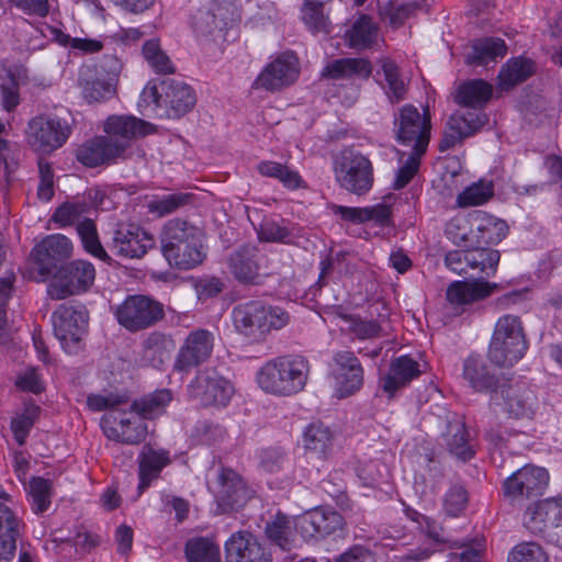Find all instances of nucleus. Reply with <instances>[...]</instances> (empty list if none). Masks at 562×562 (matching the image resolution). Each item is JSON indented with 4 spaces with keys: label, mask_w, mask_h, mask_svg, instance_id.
I'll return each mask as SVG.
<instances>
[{
    "label": "nucleus",
    "mask_w": 562,
    "mask_h": 562,
    "mask_svg": "<svg viewBox=\"0 0 562 562\" xmlns=\"http://www.w3.org/2000/svg\"><path fill=\"white\" fill-rule=\"evenodd\" d=\"M94 279L95 269L91 262L72 260L59 269L47 286V294L53 300H64L88 291Z\"/></svg>",
    "instance_id": "9b49d317"
},
{
    "label": "nucleus",
    "mask_w": 562,
    "mask_h": 562,
    "mask_svg": "<svg viewBox=\"0 0 562 562\" xmlns=\"http://www.w3.org/2000/svg\"><path fill=\"white\" fill-rule=\"evenodd\" d=\"M184 553L188 562H222L220 547L203 537L188 540Z\"/></svg>",
    "instance_id": "de8ad7c7"
},
{
    "label": "nucleus",
    "mask_w": 562,
    "mask_h": 562,
    "mask_svg": "<svg viewBox=\"0 0 562 562\" xmlns=\"http://www.w3.org/2000/svg\"><path fill=\"white\" fill-rule=\"evenodd\" d=\"M225 562H271V554L249 532L237 531L225 542Z\"/></svg>",
    "instance_id": "a878e982"
},
{
    "label": "nucleus",
    "mask_w": 562,
    "mask_h": 562,
    "mask_svg": "<svg viewBox=\"0 0 562 562\" xmlns=\"http://www.w3.org/2000/svg\"><path fill=\"white\" fill-rule=\"evenodd\" d=\"M508 562H549V558L540 544L521 542L512 549Z\"/></svg>",
    "instance_id": "680f3d73"
},
{
    "label": "nucleus",
    "mask_w": 562,
    "mask_h": 562,
    "mask_svg": "<svg viewBox=\"0 0 562 562\" xmlns=\"http://www.w3.org/2000/svg\"><path fill=\"white\" fill-rule=\"evenodd\" d=\"M104 131L109 137H121L120 142H126L128 145L132 138L149 134L151 125L135 116L113 115L106 120Z\"/></svg>",
    "instance_id": "f704fd0d"
},
{
    "label": "nucleus",
    "mask_w": 562,
    "mask_h": 562,
    "mask_svg": "<svg viewBox=\"0 0 562 562\" xmlns=\"http://www.w3.org/2000/svg\"><path fill=\"white\" fill-rule=\"evenodd\" d=\"M142 100L156 109H164L169 117H180L192 110L196 95L188 83L167 78L158 83H148L143 89Z\"/></svg>",
    "instance_id": "423d86ee"
},
{
    "label": "nucleus",
    "mask_w": 562,
    "mask_h": 562,
    "mask_svg": "<svg viewBox=\"0 0 562 562\" xmlns=\"http://www.w3.org/2000/svg\"><path fill=\"white\" fill-rule=\"evenodd\" d=\"M463 379L475 392L487 393L490 397L496 393L506 380L495 374L485 361L476 356L468 357L463 362Z\"/></svg>",
    "instance_id": "c85d7f7f"
},
{
    "label": "nucleus",
    "mask_w": 562,
    "mask_h": 562,
    "mask_svg": "<svg viewBox=\"0 0 562 562\" xmlns=\"http://www.w3.org/2000/svg\"><path fill=\"white\" fill-rule=\"evenodd\" d=\"M473 220L476 226V239L479 244H498L508 233V226L505 221L486 212H477Z\"/></svg>",
    "instance_id": "4c0bfd02"
},
{
    "label": "nucleus",
    "mask_w": 562,
    "mask_h": 562,
    "mask_svg": "<svg viewBox=\"0 0 562 562\" xmlns=\"http://www.w3.org/2000/svg\"><path fill=\"white\" fill-rule=\"evenodd\" d=\"M20 81L16 70L4 69L0 76L1 105L7 112L13 111L20 104Z\"/></svg>",
    "instance_id": "8fccbe9b"
},
{
    "label": "nucleus",
    "mask_w": 562,
    "mask_h": 562,
    "mask_svg": "<svg viewBox=\"0 0 562 562\" xmlns=\"http://www.w3.org/2000/svg\"><path fill=\"white\" fill-rule=\"evenodd\" d=\"M562 517V497L547 498L530 505L524 514V525L533 535L549 540V533Z\"/></svg>",
    "instance_id": "393cba45"
},
{
    "label": "nucleus",
    "mask_w": 562,
    "mask_h": 562,
    "mask_svg": "<svg viewBox=\"0 0 562 562\" xmlns=\"http://www.w3.org/2000/svg\"><path fill=\"white\" fill-rule=\"evenodd\" d=\"M420 373L419 363L416 360L409 356H401L391 361L387 373L380 379V384L383 392L392 397Z\"/></svg>",
    "instance_id": "7c9ffc66"
},
{
    "label": "nucleus",
    "mask_w": 562,
    "mask_h": 562,
    "mask_svg": "<svg viewBox=\"0 0 562 562\" xmlns=\"http://www.w3.org/2000/svg\"><path fill=\"white\" fill-rule=\"evenodd\" d=\"M507 52V46L502 38L498 37H484L476 40L472 45V50L467 56V64L469 65H486L497 57H504Z\"/></svg>",
    "instance_id": "ea45409f"
},
{
    "label": "nucleus",
    "mask_w": 562,
    "mask_h": 562,
    "mask_svg": "<svg viewBox=\"0 0 562 562\" xmlns=\"http://www.w3.org/2000/svg\"><path fill=\"white\" fill-rule=\"evenodd\" d=\"M537 396L524 385L508 384L505 380L499 390L490 397V408L504 413L508 418H531L537 408Z\"/></svg>",
    "instance_id": "ddd939ff"
},
{
    "label": "nucleus",
    "mask_w": 562,
    "mask_h": 562,
    "mask_svg": "<svg viewBox=\"0 0 562 562\" xmlns=\"http://www.w3.org/2000/svg\"><path fill=\"white\" fill-rule=\"evenodd\" d=\"M467 504V490L460 484H453L443 496L442 507L448 516L457 517L465 509Z\"/></svg>",
    "instance_id": "0e129e2a"
},
{
    "label": "nucleus",
    "mask_w": 562,
    "mask_h": 562,
    "mask_svg": "<svg viewBox=\"0 0 562 562\" xmlns=\"http://www.w3.org/2000/svg\"><path fill=\"white\" fill-rule=\"evenodd\" d=\"M535 72V63L525 57L509 59L499 70L498 85L508 90L527 80Z\"/></svg>",
    "instance_id": "58836bf2"
},
{
    "label": "nucleus",
    "mask_w": 562,
    "mask_h": 562,
    "mask_svg": "<svg viewBox=\"0 0 562 562\" xmlns=\"http://www.w3.org/2000/svg\"><path fill=\"white\" fill-rule=\"evenodd\" d=\"M201 231L182 218L165 223L160 233L161 252L171 267L189 270L204 259Z\"/></svg>",
    "instance_id": "f03ea898"
},
{
    "label": "nucleus",
    "mask_w": 562,
    "mask_h": 562,
    "mask_svg": "<svg viewBox=\"0 0 562 562\" xmlns=\"http://www.w3.org/2000/svg\"><path fill=\"white\" fill-rule=\"evenodd\" d=\"M413 519L420 526L423 532L438 544H449L450 547L461 548L465 542L452 540L443 536V528L432 518L423 514L415 513Z\"/></svg>",
    "instance_id": "052dcab7"
},
{
    "label": "nucleus",
    "mask_w": 562,
    "mask_h": 562,
    "mask_svg": "<svg viewBox=\"0 0 562 562\" xmlns=\"http://www.w3.org/2000/svg\"><path fill=\"white\" fill-rule=\"evenodd\" d=\"M30 496L34 513L42 514L50 506L52 482L41 476L30 481Z\"/></svg>",
    "instance_id": "13d9d810"
},
{
    "label": "nucleus",
    "mask_w": 562,
    "mask_h": 562,
    "mask_svg": "<svg viewBox=\"0 0 562 562\" xmlns=\"http://www.w3.org/2000/svg\"><path fill=\"white\" fill-rule=\"evenodd\" d=\"M295 530L304 540H323L345 529V518L334 508L318 506L295 517Z\"/></svg>",
    "instance_id": "4468645a"
},
{
    "label": "nucleus",
    "mask_w": 562,
    "mask_h": 562,
    "mask_svg": "<svg viewBox=\"0 0 562 562\" xmlns=\"http://www.w3.org/2000/svg\"><path fill=\"white\" fill-rule=\"evenodd\" d=\"M155 245L154 237L135 224L120 225L113 233L110 246L114 255L123 258H142Z\"/></svg>",
    "instance_id": "412c9836"
},
{
    "label": "nucleus",
    "mask_w": 562,
    "mask_h": 562,
    "mask_svg": "<svg viewBox=\"0 0 562 562\" xmlns=\"http://www.w3.org/2000/svg\"><path fill=\"white\" fill-rule=\"evenodd\" d=\"M426 153H418L411 150V153L405 157V153H402L400 156V168L396 171L395 179L393 182V189L401 190L405 188L411 180L418 172L420 167V159Z\"/></svg>",
    "instance_id": "603ef678"
},
{
    "label": "nucleus",
    "mask_w": 562,
    "mask_h": 562,
    "mask_svg": "<svg viewBox=\"0 0 562 562\" xmlns=\"http://www.w3.org/2000/svg\"><path fill=\"white\" fill-rule=\"evenodd\" d=\"M372 72L369 60L363 58H340L328 63L322 70L324 78L333 80L368 79Z\"/></svg>",
    "instance_id": "72a5a7b5"
},
{
    "label": "nucleus",
    "mask_w": 562,
    "mask_h": 562,
    "mask_svg": "<svg viewBox=\"0 0 562 562\" xmlns=\"http://www.w3.org/2000/svg\"><path fill=\"white\" fill-rule=\"evenodd\" d=\"M21 536V521L15 514L0 502V560L11 561Z\"/></svg>",
    "instance_id": "473e14b6"
},
{
    "label": "nucleus",
    "mask_w": 562,
    "mask_h": 562,
    "mask_svg": "<svg viewBox=\"0 0 562 562\" xmlns=\"http://www.w3.org/2000/svg\"><path fill=\"white\" fill-rule=\"evenodd\" d=\"M127 148L126 142H117L112 137L99 136L85 142L76 150L77 160L89 168L110 165L123 156Z\"/></svg>",
    "instance_id": "4be33fe9"
},
{
    "label": "nucleus",
    "mask_w": 562,
    "mask_h": 562,
    "mask_svg": "<svg viewBox=\"0 0 562 562\" xmlns=\"http://www.w3.org/2000/svg\"><path fill=\"white\" fill-rule=\"evenodd\" d=\"M227 8L215 0L207 1L191 18V26L196 36L216 38L226 26Z\"/></svg>",
    "instance_id": "cd10ccee"
},
{
    "label": "nucleus",
    "mask_w": 562,
    "mask_h": 562,
    "mask_svg": "<svg viewBox=\"0 0 562 562\" xmlns=\"http://www.w3.org/2000/svg\"><path fill=\"white\" fill-rule=\"evenodd\" d=\"M188 387L203 406H226L235 393L232 382L211 368L199 371Z\"/></svg>",
    "instance_id": "2eb2a0df"
},
{
    "label": "nucleus",
    "mask_w": 562,
    "mask_h": 562,
    "mask_svg": "<svg viewBox=\"0 0 562 562\" xmlns=\"http://www.w3.org/2000/svg\"><path fill=\"white\" fill-rule=\"evenodd\" d=\"M300 75V63L292 52L280 54L257 76L252 88L269 92L280 91L293 85Z\"/></svg>",
    "instance_id": "f3484780"
},
{
    "label": "nucleus",
    "mask_w": 562,
    "mask_h": 562,
    "mask_svg": "<svg viewBox=\"0 0 562 562\" xmlns=\"http://www.w3.org/2000/svg\"><path fill=\"white\" fill-rule=\"evenodd\" d=\"M431 120L428 110L423 113L405 104L394 114L393 132L396 142L418 153H426L430 140Z\"/></svg>",
    "instance_id": "0eeeda50"
},
{
    "label": "nucleus",
    "mask_w": 562,
    "mask_h": 562,
    "mask_svg": "<svg viewBox=\"0 0 562 562\" xmlns=\"http://www.w3.org/2000/svg\"><path fill=\"white\" fill-rule=\"evenodd\" d=\"M492 94V85L482 79L469 80L460 85L456 101L470 109L457 112L449 117L438 146L440 151L453 148L464 138L479 132L487 123V115L475 110L484 108Z\"/></svg>",
    "instance_id": "f257e3e1"
},
{
    "label": "nucleus",
    "mask_w": 562,
    "mask_h": 562,
    "mask_svg": "<svg viewBox=\"0 0 562 562\" xmlns=\"http://www.w3.org/2000/svg\"><path fill=\"white\" fill-rule=\"evenodd\" d=\"M217 485L216 498L223 512L238 510L251 498L252 492L233 469H220Z\"/></svg>",
    "instance_id": "5701e85b"
},
{
    "label": "nucleus",
    "mask_w": 562,
    "mask_h": 562,
    "mask_svg": "<svg viewBox=\"0 0 562 562\" xmlns=\"http://www.w3.org/2000/svg\"><path fill=\"white\" fill-rule=\"evenodd\" d=\"M146 353H153L159 357V362H162V357L168 353L173 347L172 339L160 331L150 333L143 342Z\"/></svg>",
    "instance_id": "338daca9"
},
{
    "label": "nucleus",
    "mask_w": 562,
    "mask_h": 562,
    "mask_svg": "<svg viewBox=\"0 0 562 562\" xmlns=\"http://www.w3.org/2000/svg\"><path fill=\"white\" fill-rule=\"evenodd\" d=\"M72 252L70 239L61 234H53L38 243L31 252L38 273L50 276L60 262L68 259Z\"/></svg>",
    "instance_id": "aec40b11"
},
{
    "label": "nucleus",
    "mask_w": 562,
    "mask_h": 562,
    "mask_svg": "<svg viewBox=\"0 0 562 562\" xmlns=\"http://www.w3.org/2000/svg\"><path fill=\"white\" fill-rule=\"evenodd\" d=\"M117 323L131 333L155 326L166 316L164 304L143 294L128 295L114 312Z\"/></svg>",
    "instance_id": "1a4fd4ad"
},
{
    "label": "nucleus",
    "mask_w": 562,
    "mask_h": 562,
    "mask_svg": "<svg viewBox=\"0 0 562 562\" xmlns=\"http://www.w3.org/2000/svg\"><path fill=\"white\" fill-rule=\"evenodd\" d=\"M497 286L480 277L473 282L454 281L447 289L446 295L451 304L465 305L490 296Z\"/></svg>",
    "instance_id": "2f4dec72"
},
{
    "label": "nucleus",
    "mask_w": 562,
    "mask_h": 562,
    "mask_svg": "<svg viewBox=\"0 0 562 562\" xmlns=\"http://www.w3.org/2000/svg\"><path fill=\"white\" fill-rule=\"evenodd\" d=\"M26 133L34 151L49 155L67 143L72 127L67 120L57 115L41 114L29 121Z\"/></svg>",
    "instance_id": "9d476101"
},
{
    "label": "nucleus",
    "mask_w": 562,
    "mask_h": 562,
    "mask_svg": "<svg viewBox=\"0 0 562 562\" xmlns=\"http://www.w3.org/2000/svg\"><path fill=\"white\" fill-rule=\"evenodd\" d=\"M257 234L259 240L266 243L290 244L295 237L291 228L272 220L263 221L259 225Z\"/></svg>",
    "instance_id": "bf43d9fd"
},
{
    "label": "nucleus",
    "mask_w": 562,
    "mask_h": 562,
    "mask_svg": "<svg viewBox=\"0 0 562 562\" xmlns=\"http://www.w3.org/2000/svg\"><path fill=\"white\" fill-rule=\"evenodd\" d=\"M214 342V334L209 329L196 328L190 331L177 353L173 369L181 373H189L206 362L212 356Z\"/></svg>",
    "instance_id": "a211bd4d"
},
{
    "label": "nucleus",
    "mask_w": 562,
    "mask_h": 562,
    "mask_svg": "<svg viewBox=\"0 0 562 562\" xmlns=\"http://www.w3.org/2000/svg\"><path fill=\"white\" fill-rule=\"evenodd\" d=\"M528 342L521 319L517 315L505 314L494 326L487 356L498 367H512L526 353Z\"/></svg>",
    "instance_id": "39448f33"
},
{
    "label": "nucleus",
    "mask_w": 562,
    "mask_h": 562,
    "mask_svg": "<svg viewBox=\"0 0 562 562\" xmlns=\"http://www.w3.org/2000/svg\"><path fill=\"white\" fill-rule=\"evenodd\" d=\"M333 376L335 379V395L346 398L357 393L364 382V370L355 352L339 350L333 356Z\"/></svg>",
    "instance_id": "6ab92c4d"
},
{
    "label": "nucleus",
    "mask_w": 562,
    "mask_h": 562,
    "mask_svg": "<svg viewBox=\"0 0 562 562\" xmlns=\"http://www.w3.org/2000/svg\"><path fill=\"white\" fill-rule=\"evenodd\" d=\"M81 94L89 103H100L116 94V86L100 76H89L80 79Z\"/></svg>",
    "instance_id": "49530a36"
},
{
    "label": "nucleus",
    "mask_w": 562,
    "mask_h": 562,
    "mask_svg": "<svg viewBox=\"0 0 562 562\" xmlns=\"http://www.w3.org/2000/svg\"><path fill=\"white\" fill-rule=\"evenodd\" d=\"M20 156L19 145L0 136V164L3 165L8 178L18 169Z\"/></svg>",
    "instance_id": "69168bd1"
},
{
    "label": "nucleus",
    "mask_w": 562,
    "mask_h": 562,
    "mask_svg": "<svg viewBox=\"0 0 562 562\" xmlns=\"http://www.w3.org/2000/svg\"><path fill=\"white\" fill-rule=\"evenodd\" d=\"M170 452L164 448L155 449L144 445L138 457V486L137 496H140L154 481L158 480L161 471L171 464Z\"/></svg>",
    "instance_id": "bb28decb"
},
{
    "label": "nucleus",
    "mask_w": 562,
    "mask_h": 562,
    "mask_svg": "<svg viewBox=\"0 0 562 562\" xmlns=\"http://www.w3.org/2000/svg\"><path fill=\"white\" fill-rule=\"evenodd\" d=\"M40 183L37 195L43 201H49L54 195V170L45 159H38Z\"/></svg>",
    "instance_id": "774afa93"
},
{
    "label": "nucleus",
    "mask_w": 562,
    "mask_h": 562,
    "mask_svg": "<svg viewBox=\"0 0 562 562\" xmlns=\"http://www.w3.org/2000/svg\"><path fill=\"white\" fill-rule=\"evenodd\" d=\"M494 193L492 182L479 181L465 188L457 196V204L460 207L475 206L486 203Z\"/></svg>",
    "instance_id": "864d4df0"
},
{
    "label": "nucleus",
    "mask_w": 562,
    "mask_h": 562,
    "mask_svg": "<svg viewBox=\"0 0 562 562\" xmlns=\"http://www.w3.org/2000/svg\"><path fill=\"white\" fill-rule=\"evenodd\" d=\"M499 258L498 250L477 247L468 250L467 267L475 271L476 274H483L488 278L496 273Z\"/></svg>",
    "instance_id": "a18cd8bd"
},
{
    "label": "nucleus",
    "mask_w": 562,
    "mask_h": 562,
    "mask_svg": "<svg viewBox=\"0 0 562 562\" xmlns=\"http://www.w3.org/2000/svg\"><path fill=\"white\" fill-rule=\"evenodd\" d=\"M172 400L169 390H158L131 405L130 413L135 412L142 419H154L166 412V407Z\"/></svg>",
    "instance_id": "a19ab883"
},
{
    "label": "nucleus",
    "mask_w": 562,
    "mask_h": 562,
    "mask_svg": "<svg viewBox=\"0 0 562 562\" xmlns=\"http://www.w3.org/2000/svg\"><path fill=\"white\" fill-rule=\"evenodd\" d=\"M41 413L40 406L29 404L25 406L23 413L11 420V430L16 442L24 445L35 420Z\"/></svg>",
    "instance_id": "4d7b16f0"
},
{
    "label": "nucleus",
    "mask_w": 562,
    "mask_h": 562,
    "mask_svg": "<svg viewBox=\"0 0 562 562\" xmlns=\"http://www.w3.org/2000/svg\"><path fill=\"white\" fill-rule=\"evenodd\" d=\"M54 333L63 348L68 352H76L86 334L88 314L83 307L61 304L52 315Z\"/></svg>",
    "instance_id": "dca6fc26"
},
{
    "label": "nucleus",
    "mask_w": 562,
    "mask_h": 562,
    "mask_svg": "<svg viewBox=\"0 0 562 562\" xmlns=\"http://www.w3.org/2000/svg\"><path fill=\"white\" fill-rule=\"evenodd\" d=\"M192 200L191 193L175 192L151 200L148 203V210L158 216H165L189 204Z\"/></svg>",
    "instance_id": "5fc2aeb1"
},
{
    "label": "nucleus",
    "mask_w": 562,
    "mask_h": 562,
    "mask_svg": "<svg viewBox=\"0 0 562 562\" xmlns=\"http://www.w3.org/2000/svg\"><path fill=\"white\" fill-rule=\"evenodd\" d=\"M101 427L106 438L125 445H139L147 435V427L138 416H117L115 412L101 418Z\"/></svg>",
    "instance_id": "b1692460"
},
{
    "label": "nucleus",
    "mask_w": 562,
    "mask_h": 562,
    "mask_svg": "<svg viewBox=\"0 0 562 562\" xmlns=\"http://www.w3.org/2000/svg\"><path fill=\"white\" fill-rule=\"evenodd\" d=\"M310 363L299 355L280 356L267 361L257 372L259 387L272 395L291 396L301 392L308 378Z\"/></svg>",
    "instance_id": "7ed1b4c3"
},
{
    "label": "nucleus",
    "mask_w": 562,
    "mask_h": 562,
    "mask_svg": "<svg viewBox=\"0 0 562 562\" xmlns=\"http://www.w3.org/2000/svg\"><path fill=\"white\" fill-rule=\"evenodd\" d=\"M348 321V331L360 340L375 339L384 335L381 324L374 319L349 316Z\"/></svg>",
    "instance_id": "e2e57ef3"
},
{
    "label": "nucleus",
    "mask_w": 562,
    "mask_h": 562,
    "mask_svg": "<svg viewBox=\"0 0 562 562\" xmlns=\"http://www.w3.org/2000/svg\"><path fill=\"white\" fill-rule=\"evenodd\" d=\"M380 63L385 80L383 88L392 101L398 102L404 99L406 93V83L400 72V68L396 63L390 58L381 59Z\"/></svg>",
    "instance_id": "09e8293b"
},
{
    "label": "nucleus",
    "mask_w": 562,
    "mask_h": 562,
    "mask_svg": "<svg viewBox=\"0 0 562 562\" xmlns=\"http://www.w3.org/2000/svg\"><path fill=\"white\" fill-rule=\"evenodd\" d=\"M376 35V24L366 14L360 15L346 33L349 46L356 49L370 47L375 42Z\"/></svg>",
    "instance_id": "c03bdc74"
},
{
    "label": "nucleus",
    "mask_w": 562,
    "mask_h": 562,
    "mask_svg": "<svg viewBox=\"0 0 562 562\" xmlns=\"http://www.w3.org/2000/svg\"><path fill=\"white\" fill-rule=\"evenodd\" d=\"M265 257L255 246H243L234 251L228 260V267L234 277L244 283H257L262 276Z\"/></svg>",
    "instance_id": "c756f323"
},
{
    "label": "nucleus",
    "mask_w": 562,
    "mask_h": 562,
    "mask_svg": "<svg viewBox=\"0 0 562 562\" xmlns=\"http://www.w3.org/2000/svg\"><path fill=\"white\" fill-rule=\"evenodd\" d=\"M302 442L307 453L323 460L331 452L334 435L328 426L316 422L306 426Z\"/></svg>",
    "instance_id": "c9c22d12"
},
{
    "label": "nucleus",
    "mask_w": 562,
    "mask_h": 562,
    "mask_svg": "<svg viewBox=\"0 0 562 562\" xmlns=\"http://www.w3.org/2000/svg\"><path fill=\"white\" fill-rule=\"evenodd\" d=\"M301 20L313 34L331 32L329 9L323 0H304L301 7Z\"/></svg>",
    "instance_id": "e433bc0d"
},
{
    "label": "nucleus",
    "mask_w": 562,
    "mask_h": 562,
    "mask_svg": "<svg viewBox=\"0 0 562 562\" xmlns=\"http://www.w3.org/2000/svg\"><path fill=\"white\" fill-rule=\"evenodd\" d=\"M235 329L251 341H261L271 330L283 328L290 321L286 311L260 301L240 303L233 308Z\"/></svg>",
    "instance_id": "20e7f679"
},
{
    "label": "nucleus",
    "mask_w": 562,
    "mask_h": 562,
    "mask_svg": "<svg viewBox=\"0 0 562 562\" xmlns=\"http://www.w3.org/2000/svg\"><path fill=\"white\" fill-rule=\"evenodd\" d=\"M338 184L350 193L363 195L373 184V167L368 157L355 149H344L334 159Z\"/></svg>",
    "instance_id": "6e6552de"
},
{
    "label": "nucleus",
    "mask_w": 562,
    "mask_h": 562,
    "mask_svg": "<svg viewBox=\"0 0 562 562\" xmlns=\"http://www.w3.org/2000/svg\"><path fill=\"white\" fill-rule=\"evenodd\" d=\"M295 518L278 513L267 522L265 532L268 539L283 550H290L294 541Z\"/></svg>",
    "instance_id": "37998d69"
},
{
    "label": "nucleus",
    "mask_w": 562,
    "mask_h": 562,
    "mask_svg": "<svg viewBox=\"0 0 562 562\" xmlns=\"http://www.w3.org/2000/svg\"><path fill=\"white\" fill-rule=\"evenodd\" d=\"M443 439L448 450L457 458L467 461L474 456L473 449L468 443L465 425L460 418L448 423Z\"/></svg>",
    "instance_id": "79ce46f5"
},
{
    "label": "nucleus",
    "mask_w": 562,
    "mask_h": 562,
    "mask_svg": "<svg viewBox=\"0 0 562 562\" xmlns=\"http://www.w3.org/2000/svg\"><path fill=\"white\" fill-rule=\"evenodd\" d=\"M143 56L157 74H173L175 66L170 58L160 49L159 42L149 40L143 45Z\"/></svg>",
    "instance_id": "6e6d98bb"
},
{
    "label": "nucleus",
    "mask_w": 562,
    "mask_h": 562,
    "mask_svg": "<svg viewBox=\"0 0 562 562\" xmlns=\"http://www.w3.org/2000/svg\"><path fill=\"white\" fill-rule=\"evenodd\" d=\"M77 232L81 239L83 248L89 254L105 262L110 261V256L108 255V252L105 251V249L99 240L97 227L93 221L85 218L83 221L79 222L77 225Z\"/></svg>",
    "instance_id": "3c124183"
},
{
    "label": "nucleus",
    "mask_w": 562,
    "mask_h": 562,
    "mask_svg": "<svg viewBox=\"0 0 562 562\" xmlns=\"http://www.w3.org/2000/svg\"><path fill=\"white\" fill-rule=\"evenodd\" d=\"M548 482L544 468L525 465L504 481L505 501L512 506H522L525 501L541 495Z\"/></svg>",
    "instance_id": "f8f14e48"
}]
</instances>
